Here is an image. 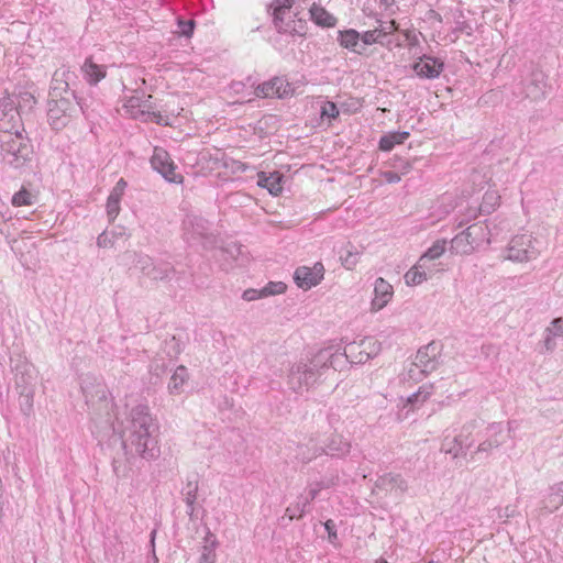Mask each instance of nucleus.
<instances>
[{"label":"nucleus","instance_id":"47","mask_svg":"<svg viewBox=\"0 0 563 563\" xmlns=\"http://www.w3.org/2000/svg\"><path fill=\"white\" fill-rule=\"evenodd\" d=\"M166 371L164 360L155 357L150 365V373L156 377H161Z\"/></svg>","mask_w":563,"mask_h":563},{"label":"nucleus","instance_id":"29","mask_svg":"<svg viewBox=\"0 0 563 563\" xmlns=\"http://www.w3.org/2000/svg\"><path fill=\"white\" fill-rule=\"evenodd\" d=\"M309 14L311 20L319 26L333 27L336 24L335 16L316 3L310 8Z\"/></svg>","mask_w":563,"mask_h":563},{"label":"nucleus","instance_id":"12","mask_svg":"<svg viewBox=\"0 0 563 563\" xmlns=\"http://www.w3.org/2000/svg\"><path fill=\"white\" fill-rule=\"evenodd\" d=\"M412 70L421 79L433 80L439 78L444 70V60L423 54L413 62Z\"/></svg>","mask_w":563,"mask_h":563},{"label":"nucleus","instance_id":"44","mask_svg":"<svg viewBox=\"0 0 563 563\" xmlns=\"http://www.w3.org/2000/svg\"><path fill=\"white\" fill-rule=\"evenodd\" d=\"M286 288V285L282 282H271L262 288V295L265 297L279 295L285 292Z\"/></svg>","mask_w":563,"mask_h":563},{"label":"nucleus","instance_id":"9","mask_svg":"<svg viewBox=\"0 0 563 563\" xmlns=\"http://www.w3.org/2000/svg\"><path fill=\"white\" fill-rule=\"evenodd\" d=\"M539 255L534 246V240L530 234H521L514 236L507 249L506 260L517 263H525L537 258Z\"/></svg>","mask_w":563,"mask_h":563},{"label":"nucleus","instance_id":"19","mask_svg":"<svg viewBox=\"0 0 563 563\" xmlns=\"http://www.w3.org/2000/svg\"><path fill=\"white\" fill-rule=\"evenodd\" d=\"M393 294V286L384 278H377L374 286L371 310L375 312L382 310L390 301Z\"/></svg>","mask_w":563,"mask_h":563},{"label":"nucleus","instance_id":"1","mask_svg":"<svg viewBox=\"0 0 563 563\" xmlns=\"http://www.w3.org/2000/svg\"><path fill=\"white\" fill-rule=\"evenodd\" d=\"M159 424L147 405L132 407L122 422V442L126 454L152 461L158 457Z\"/></svg>","mask_w":563,"mask_h":563},{"label":"nucleus","instance_id":"50","mask_svg":"<svg viewBox=\"0 0 563 563\" xmlns=\"http://www.w3.org/2000/svg\"><path fill=\"white\" fill-rule=\"evenodd\" d=\"M473 29L466 22H457L455 27L452 31L453 37L452 42H455L459 38L460 33H465L467 35H472Z\"/></svg>","mask_w":563,"mask_h":563},{"label":"nucleus","instance_id":"26","mask_svg":"<svg viewBox=\"0 0 563 563\" xmlns=\"http://www.w3.org/2000/svg\"><path fill=\"white\" fill-rule=\"evenodd\" d=\"M189 379L188 369L184 365H179L176 367L173 373L167 389L168 393L173 396L180 395L184 391V386L187 384Z\"/></svg>","mask_w":563,"mask_h":563},{"label":"nucleus","instance_id":"22","mask_svg":"<svg viewBox=\"0 0 563 563\" xmlns=\"http://www.w3.org/2000/svg\"><path fill=\"white\" fill-rule=\"evenodd\" d=\"M81 73L85 80L89 85L95 86L106 77L107 68L104 65L97 64L91 57H88L81 66Z\"/></svg>","mask_w":563,"mask_h":563},{"label":"nucleus","instance_id":"35","mask_svg":"<svg viewBox=\"0 0 563 563\" xmlns=\"http://www.w3.org/2000/svg\"><path fill=\"white\" fill-rule=\"evenodd\" d=\"M308 505L309 498H303V496H300L295 505L286 508V516H288L289 520L301 518L307 511Z\"/></svg>","mask_w":563,"mask_h":563},{"label":"nucleus","instance_id":"25","mask_svg":"<svg viewBox=\"0 0 563 563\" xmlns=\"http://www.w3.org/2000/svg\"><path fill=\"white\" fill-rule=\"evenodd\" d=\"M318 103L320 125L330 126L340 115L339 104L327 99H321Z\"/></svg>","mask_w":563,"mask_h":563},{"label":"nucleus","instance_id":"3","mask_svg":"<svg viewBox=\"0 0 563 563\" xmlns=\"http://www.w3.org/2000/svg\"><path fill=\"white\" fill-rule=\"evenodd\" d=\"M71 73L67 69H58L53 77L51 88V99L48 100L47 120L52 129L62 130L68 125L71 118L81 109L79 102H75L67 97H60V91L69 87V77Z\"/></svg>","mask_w":563,"mask_h":563},{"label":"nucleus","instance_id":"55","mask_svg":"<svg viewBox=\"0 0 563 563\" xmlns=\"http://www.w3.org/2000/svg\"><path fill=\"white\" fill-rule=\"evenodd\" d=\"M242 297L246 301H253V300H256L258 298H263L265 296L262 295V289L261 290H257V289H246L243 292Z\"/></svg>","mask_w":563,"mask_h":563},{"label":"nucleus","instance_id":"49","mask_svg":"<svg viewBox=\"0 0 563 563\" xmlns=\"http://www.w3.org/2000/svg\"><path fill=\"white\" fill-rule=\"evenodd\" d=\"M120 211V200L109 197L107 201V213L113 220Z\"/></svg>","mask_w":563,"mask_h":563},{"label":"nucleus","instance_id":"59","mask_svg":"<svg viewBox=\"0 0 563 563\" xmlns=\"http://www.w3.org/2000/svg\"><path fill=\"white\" fill-rule=\"evenodd\" d=\"M385 177L388 183H398L400 180V176L393 172L386 173Z\"/></svg>","mask_w":563,"mask_h":563},{"label":"nucleus","instance_id":"36","mask_svg":"<svg viewBox=\"0 0 563 563\" xmlns=\"http://www.w3.org/2000/svg\"><path fill=\"white\" fill-rule=\"evenodd\" d=\"M428 279V273H423L415 265L405 274V282L408 286H417Z\"/></svg>","mask_w":563,"mask_h":563},{"label":"nucleus","instance_id":"33","mask_svg":"<svg viewBox=\"0 0 563 563\" xmlns=\"http://www.w3.org/2000/svg\"><path fill=\"white\" fill-rule=\"evenodd\" d=\"M174 274V268L169 263H157L151 268L148 278L153 280H166Z\"/></svg>","mask_w":563,"mask_h":563},{"label":"nucleus","instance_id":"38","mask_svg":"<svg viewBox=\"0 0 563 563\" xmlns=\"http://www.w3.org/2000/svg\"><path fill=\"white\" fill-rule=\"evenodd\" d=\"M12 205L14 207L32 206L35 202V197L25 188L13 195Z\"/></svg>","mask_w":563,"mask_h":563},{"label":"nucleus","instance_id":"30","mask_svg":"<svg viewBox=\"0 0 563 563\" xmlns=\"http://www.w3.org/2000/svg\"><path fill=\"white\" fill-rule=\"evenodd\" d=\"M563 505V481L550 488V494L544 499V507L550 511L559 509Z\"/></svg>","mask_w":563,"mask_h":563},{"label":"nucleus","instance_id":"32","mask_svg":"<svg viewBox=\"0 0 563 563\" xmlns=\"http://www.w3.org/2000/svg\"><path fill=\"white\" fill-rule=\"evenodd\" d=\"M361 251L356 246L349 244L344 255L340 256L342 265L346 269H354L360 262Z\"/></svg>","mask_w":563,"mask_h":563},{"label":"nucleus","instance_id":"20","mask_svg":"<svg viewBox=\"0 0 563 563\" xmlns=\"http://www.w3.org/2000/svg\"><path fill=\"white\" fill-rule=\"evenodd\" d=\"M526 97L531 100H539L545 97V75L541 70L533 71L525 86Z\"/></svg>","mask_w":563,"mask_h":563},{"label":"nucleus","instance_id":"24","mask_svg":"<svg viewBox=\"0 0 563 563\" xmlns=\"http://www.w3.org/2000/svg\"><path fill=\"white\" fill-rule=\"evenodd\" d=\"M333 353L341 355V358L336 361V366L340 365L343 360L355 364H362L369 360V357L364 353L362 345H358L357 342L349 343L344 349V353Z\"/></svg>","mask_w":563,"mask_h":563},{"label":"nucleus","instance_id":"15","mask_svg":"<svg viewBox=\"0 0 563 563\" xmlns=\"http://www.w3.org/2000/svg\"><path fill=\"white\" fill-rule=\"evenodd\" d=\"M253 93L256 98H286L292 93V88L285 78L275 77L258 85Z\"/></svg>","mask_w":563,"mask_h":563},{"label":"nucleus","instance_id":"37","mask_svg":"<svg viewBox=\"0 0 563 563\" xmlns=\"http://www.w3.org/2000/svg\"><path fill=\"white\" fill-rule=\"evenodd\" d=\"M362 345L364 353L369 357H375L382 350V344L375 338H366L357 343Z\"/></svg>","mask_w":563,"mask_h":563},{"label":"nucleus","instance_id":"61","mask_svg":"<svg viewBox=\"0 0 563 563\" xmlns=\"http://www.w3.org/2000/svg\"><path fill=\"white\" fill-rule=\"evenodd\" d=\"M379 2L385 8V10L391 9L396 3L395 0H379Z\"/></svg>","mask_w":563,"mask_h":563},{"label":"nucleus","instance_id":"14","mask_svg":"<svg viewBox=\"0 0 563 563\" xmlns=\"http://www.w3.org/2000/svg\"><path fill=\"white\" fill-rule=\"evenodd\" d=\"M151 164L166 180L170 183L181 181V176L175 172L176 166L174 162L163 147L156 146L154 148Z\"/></svg>","mask_w":563,"mask_h":563},{"label":"nucleus","instance_id":"18","mask_svg":"<svg viewBox=\"0 0 563 563\" xmlns=\"http://www.w3.org/2000/svg\"><path fill=\"white\" fill-rule=\"evenodd\" d=\"M209 222L199 216H188L184 221V230L189 239H209Z\"/></svg>","mask_w":563,"mask_h":563},{"label":"nucleus","instance_id":"42","mask_svg":"<svg viewBox=\"0 0 563 563\" xmlns=\"http://www.w3.org/2000/svg\"><path fill=\"white\" fill-rule=\"evenodd\" d=\"M446 250V240H437L426 252L424 254L431 260L434 261L441 257Z\"/></svg>","mask_w":563,"mask_h":563},{"label":"nucleus","instance_id":"34","mask_svg":"<svg viewBox=\"0 0 563 563\" xmlns=\"http://www.w3.org/2000/svg\"><path fill=\"white\" fill-rule=\"evenodd\" d=\"M133 258L135 267L146 277H148L151 268L154 267L152 258L144 254H129Z\"/></svg>","mask_w":563,"mask_h":563},{"label":"nucleus","instance_id":"54","mask_svg":"<svg viewBox=\"0 0 563 563\" xmlns=\"http://www.w3.org/2000/svg\"><path fill=\"white\" fill-rule=\"evenodd\" d=\"M430 262L432 261L423 253L418 260V262L415 264V266L418 267L423 273L429 274L432 271Z\"/></svg>","mask_w":563,"mask_h":563},{"label":"nucleus","instance_id":"43","mask_svg":"<svg viewBox=\"0 0 563 563\" xmlns=\"http://www.w3.org/2000/svg\"><path fill=\"white\" fill-rule=\"evenodd\" d=\"M432 394V386H422L419 390L407 398L411 405L423 404Z\"/></svg>","mask_w":563,"mask_h":563},{"label":"nucleus","instance_id":"62","mask_svg":"<svg viewBox=\"0 0 563 563\" xmlns=\"http://www.w3.org/2000/svg\"><path fill=\"white\" fill-rule=\"evenodd\" d=\"M395 143H379V150L389 152L393 150Z\"/></svg>","mask_w":563,"mask_h":563},{"label":"nucleus","instance_id":"60","mask_svg":"<svg viewBox=\"0 0 563 563\" xmlns=\"http://www.w3.org/2000/svg\"><path fill=\"white\" fill-rule=\"evenodd\" d=\"M324 527L325 529L328 530L329 532V537H336V533L334 531H332V529L334 528V523L332 520H328L325 523H324Z\"/></svg>","mask_w":563,"mask_h":563},{"label":"nucleus","instance_id":"27","mask_svg":"<svg viewBox=\"0 0 563 563\" xmlns=\"http://www.w3.org/2000/svg\"><path fill=\"white\" fill-rule=\"evenodd\" d=\"M374 488L383 490L397 488L405 492L407 490V482L400 475L385 474L376 479Z\"/></svg>","mask_w":563,"mask_h":563},{"label":"nucleus","instance_id":"31","mask_svg":"<svg viewBox=\"0 0 563 563\" xmlns=\"http://www.w3.org/2000/svg\"><path fill=\"white\" fill-rule=\"evenodd\" d=\"M499 194L496 190H489L483 197V201L479 205V211L482 213L489 214L499 206Z\"/></svg>","mask_w":563,"mask_h":563},{"label":"nucleus","instance_id":"13","mask_svg":"<svg viewBox=\"0 0 563 563\" xmlns=\"http://www.w3.org/2000/svg\"><path fill=\"white\" fill-rule=\"evenodd\" d=\"M323 276L324 266L321 262H317L312 267L299 266L296 268L294 273V280L299 288L308 290L319 285L323 279Z\"/></svg>","mask_w":563,"mask_h":563},{"label":"nucleus","instance_id":"16","mask_svg":"<svg viewBox=\"0 0 563 563\" xmlns=\"http://www.w3.org/2000/svg\"><path fill=\"white\" fill-rule=\"evenodd\" d=\"M221 255L224 269L232 268L234 265L243 266L247 263V253L243 246L236 242H230L221 249Z\"/></svg>","mask_w":563,"mask_h":563},{"label":"nucleus","instance_id":"56","mask_svg":"<svg viewBox=\"0 0 563 563\" xmlns=\"http://www.w3.org/2000/svg\"><path fill=\"white\" fill-rule=\"evenodd\" d=\"M16 98V104L19 103V107H22L21 103H24L25 106H29L30 108L35 102L34 97L30 92H23L20 93Z\"/></svg>","mask_w":563,"mask_h":563},{"label":"nucleus","instance_id":"4","mask_svg":"<svg viewBox=\"0 0 563 563\" xmlns=\"http://www.w3.org/2000/svg\"><path fill=\"white\" fill-rule=\"evenodd\" d=\"M152 96H131L125 99L120 110L124 117H130L143 122H155L158 125H172L176 115L164 114L161 111H154L151 102Z\"/></svg>","mask_w":563,"mask_h":563},{"label":"nucleus","instance_id":"64","mask_svg":"<svg viewBox=\"0 0 563 563\" xmlns=\"http://www.w3.org/2000/svg\"><path fill=\"white\" fill-rule=\"evenodd\" d=\"M478 450H479V451L487 450V446H485V444L483 443V444H481V445L478 446Z\"/></svg>","mask_w":563,"mask_h":563},{"label":"nucleus","instance_id":"53","mask_svg":"<svg viewBox=\"0 0 563 563\" xmlns=\"http://www.w3.org/2000/svg\"><path fill=\"white\" fill-rule=\"evenodd\" d=\"M126 188V181L121 178L114 186V188L112 189L111 194L109 197H112V198H115V199H119L121 200L123 194H124V190Z\"/></svg>","mask_w":563,"mask_h":563},{"label":"nucleus","instance_id":"23","mask_svg":"<svg viewBox=\"0 0 563 563\" xmlns=\"http://www.w3.org/2000/svg\"><path fill=\"white\" fill-rule=\"evenodd\" d=\"M339 44L356 54H363V45L361 44V33L354 29L338 32Z\"/></svg>","mask_w":563,"mask_h":563},{"label":"nucleus","instance_id":"48","mask_svg":"<svg viewBox=\"0 0 563 563\" xmlns=\"http://www.w3.org/2000/svg\"><path fill=\"white\" fill-rule=\"evenodd\" d=\"M338 104H339L340 113H351V112H354L361 106L358 100L354 99V98H350L349 100H346L344 102H340Z\"/></svg>","mask_w":563,"mask_h":563},{"label":"nucleus","instance_id":"28","mask_svg":"<svg viewBox=\"0 0 563 563\" xmlns=\"http://www.w3.org/2000/svg\"><path fill=\"white\" fill-rule=\"evenodd\" d=\"M199 482L197 477L187 478L183 489L184 500L187 505V514L192 517L195 512V504L198 497Z\"/></svg>","mask_w":563,"mask_h":563},{"label":"nucleus","instance_id":"52","mask_svg":"<svg viewBox=\"0 0 563 563\" xmlns=\"http://www.w3.org/2000/svg\"><path fill=\"white\" fill-rule=\"evenodd\" d=\"M194 27H195V22L192 20H187V21L179 20L178 21L179 33L184 36L189 37L194 32Z\"/></svg>","mask_w":563,"mask_h":563},{"label":"nucleus","instance_id":"39","mask_svg":"<svg viewBox=\"0 0 563 563\" xmlns=\"http://www.w3.org/2000/svg\"><path fill=\"white\" fill-rule=\"evenodd\" d=\"M442 450L446 454H451L452 457L456 459L462 453V444L459 440V437H454L452 439L445 438L442 443Z\"/></svg>","mask_w":563,"mask_h":563},{"label":"nucleus","instance_id":"6","mask_svg":"<svg viewBox=\"0 0 563 563\" xmlns=\"http://www.w3.org/2000/svg\"><path fill=\"white\" fill-rule=\"evenodd\" d=\"M489 235L488 225L484 222L471 224L451 240L450 252L454 255H471L490 243Z\"/></svg>","mask_w":563,"mask_h":563},{"label":"nucleus","instance_id":"41","mask_svg":"<svg viewBox=\"0 0 563 563\" xmlns=\"http://www.w3.org/2000/svg\"><path fill=\"white\" fill-rule=\"evenodd\" d=\"M383 43V36L379 32V30L374 29L369 31H365L361 33V44L363 45V52L365 51V47L372 44Z\"/></svg>","mask_w":563,"mask_h":563},{"label":"nucleus","instance_id":"10","mask_svg":"<svg viewBox=\"0 0 563 563\" xmlns=\"http://www.w3.org/2000/svg\"><path fill=\"white\" fill-rule=\"evenodd\" d=\"M81 390L89 407L97 411L109 410L110 400L108 399V390L104 384L95 378L87 377L81 384Z\"/></svg>","mask_w":563,"mask_h":563},{"label":"nucleus","instance_id":"51","mask_svg":"<svg viewBox=\"0 0 563 563\" xmlns=\"http://www.w3.org/2000/svg\"><path fill=\"white\" fill-rule=\"evenodd\" d=\"M377 30H379V32L384 38L385 36L398 31V24L396 23L395 20H390L389 22H386V23L380 22L379 27H377Z\"/></svg>","mask_w":563,"mask_h":563},{"label":"nucleus","instance_id":"11","mask_svg":"<svg viewBox=\"0 0 563 563\" xmlns=\"http://www.w3.org/2000/svg\"><path fill=\"white\" fill-rule=\"evenodd\" d=\"M34 150L31 143H2L1 155L5 165L22 168L32 161Z\"/></svg>","mask_w":563,"mask_h":563},{"label":"nucleus","instance_id":"63","mask_svg":"<svg viewBox=\"0 0 563 563\" xmlns=\"http://www.w3.org/2000/svg\"><path fill=\"white\" fill-rule=\"evenodd\" d=\"M155 534H156V530H153L152 533H151V541H152V543H154Z\"/></svg>","mask_w":563,"mask_h":563},{"label":"nucleus","instance_id":"45","mask_svg":"<svg viewBox=\"0 0 563 563\" xmlns=\"http://www.w3.org/2000/svg\"><path fill=\"white\" fill-rule=\"evenodd\" d=\"M407 46L412 49L420 45V37L422 34L420 32H417L416 30H404L401 31Z\"/></svg>","mask_w":563,"mask_h":563},{"label":"nucleus","instance_id":"21","mask_svg":"<svg viewBox=\"0 0 563 563\" xmlns=\"http://www.w3.org/2000/svg\"><path fill=\"white\" fill-rule=\"evenodd\" d=\"M556 338H563V318L553 319L543 332V347L545 352H553L556 347Z\"/></svg>","mask_w":563,"mask_h":563},{"label":"nucleus","instance_id":"58","mask_svg":"<svg viewBox=\"0 0 563 563\" xmlns=\"http://www.w3.org/2000/svg\"><path fill=\"white\" fill-rule=\"evenodd\" d=\"M321 487L319 484H316L314 486H311L309 488L308 495L303 496V498H309V504L318 496Z\"/></svg>","mask_w":563,"mask_h":563},{"label":"nucleus","instance_id":"46","mask_svg":"<svg viewBox=\"0 0 563 563\" xmlns=\"http://www.w3.org/2000/svg\"><path fill=\"white\" fill-rule=\"evenodd\" d=\"M258 185L267 188L269 190V192L275 196L282 191V187H280L279 180L277 178L260 179Z\"/></svg>","mask_w":563,"mask_h":563},{"label":"nucleus","instance_id":"57","mask_svg":"<svg viewBox=\"0 0 563 563\" xmlns=\"http://www.w3.org/2000/svg\"><path fill=\"white\" fill-rule=\"evenodd\" d=\"M97 245L99 247H109L111 246V241L106 232H102L97 239Z\"/></svg>","mask_w":563,"mask_h":563},{"label":"nucleus","instance_id":"7","mask_svg":"<svg viewBox=\"0 0 563 563\" xmlns=\"http://www.w3.org/2000/svg\"><path fill=\"white\" fill-rule=\"evenodd\" d=\"M24 132L21 115L13 95H4L0 98V137L2 141L22 139Z\"/></svg>","mask_w":563,"mask_h":563},{"label":"nucleus","instance_id":"8","mask_svg":"<svg viewBox=\"0 0 563 563\" xmlns=\"http://www.w3.org/2000/svg\"><path fill=\"white\" fill-rule=\"evenodd\" d=\"M441 346L437 342H431L420 347L416 354L415 362L408 368V376L418 379L419 375L431 373L440 364Z\"/></svg>","mask_w":563,"mask_h":563},{"label":"nucleus","instance_id":"40","mask_svg":"<svg viewBox=\"0 0 563 563\" xmlns=\"http://www.w3.org/2000/svg\"><path fill=\"white\" fill-rule=\"evenodd\" d=\"M216 547L217 541L213 539L210 543H206L201 549L199 563H216Z\"/></svg>","mask_w":563,"mask_h":563},{"label":"nucleus","instance_id":"17","mask_svg":"<svg viewBox=\"0 0 563 563\" xmlns=\"http://www.w3.org/2000/svg\"><path fill=\"white\" fill-rule=\"evenodd\" d=\"M350 450H351V444L349 441L343 439L341 435H334L329 440L325 449H323V448L316 449L312 456H305L302 454V461L309 462V461H311L312 457L319 456L323 453L336 455V456H344V455L349 454Z\"/></svg>","mask_w":563,"mask_h":563},{"label":"nucleus","instance_id":"5","mask_svg":"<svg viewBox=\"0 0 563 563\" xmlns=\"http://www.w3.org/2000/svg\"><path fill=\"white\" fill-rule=\"evenodd\" d=\"M273 22L279 33L302 36L306 33V21L298 18L294 0H273L269 4Z\"/></svg>","mask_w":563,"mask_h":563},{"label":"nucleus","instance_id":"2","mask_svg":"<svg viewBox=\"0 0 563 563\" xmlns=\"http://www.w3.org/2000/svg\"><path fill=\"white\" fill-rule=\"evenodd\" d=\"M339 358L341 355L334 354L331 349H322L310 358L295 362L287 376L289 388L297 394L308 391L317 384L325 368H336Z\"/></svg>","mask_w":563,"mask_h":563}]
</instances>
